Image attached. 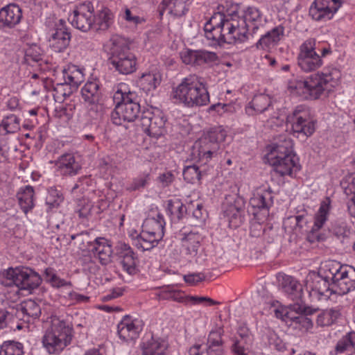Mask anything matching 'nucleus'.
Here are the masks:
<instances>
[{"label":"nucleus","instance_id":"13d9d810","mask_svg":"<svg viewBox=\"0 0 355 355\" xmlns=\"http://www.w3.org/2000/svg\"><path fill=\"white\" fill-rule=\"evenodd\" d=\"M87 104V113L92 119H96L101 114V105L99 101L92 102V101H85Z\"/></svg>","mask_w":355,"mask_h":355},{"label":"nucleus","instance_id":"4c0bfd02","mask_svg":"<svg viewBox=\"0 0 355 355\" xmlns=\"http://www.w3.org/2000/svg\"><path fill=\"white\" fill-rule=\"evenodd\" d=\"M82 97L84 101L92 102L100 101L101 92L99 83L97 80H89L81 89Z\"/></svg>","mask_w":355,"mask_h":355},{"label":"nucleus","instance_id":"7c9ffc66","mask_svg":"<svg viewBox=\"0 0 355 355\" xmlns=\"http://www.w3.org/2000/svg\"><path fill=\"white\" fill-rule=\"evenodd\" d=\"M273 196L270 187L259 188L250 200V204L258 209H268L272 205Z\"/></svg>","mask_w":355,"mask_h":355},{"label":"nucleus","instance_id":"2eb2a0df","mask_svg":"<svg viewBox=\"0 0 355 355\" xmlns=\"http://www.w3.org/2000/svg\"><path fill=\"white\" fill-rule=\"evenodd\" d=\"M344 0H315L309 8V15L315 21L331 19Z\"/></svg>","mask_w":355,"mask_h":355},{"label":"nucleus","instance_id":"a878e982","mask_svg":"<svg viewBox=\"0 0 355 355\" xmlns=\"http://www.w3.org/2000/svg\"><path fill=\"white\" fill-rule=\"evenodd\" d=\"M181 239L182 248L183 252L191 258L195 257L200 247V243L202 240V236L198 232H190L187 234L184 233Z\"/></svg>","mask_w":355,"mask_h":355},{"label":"nucleus","instance_id":"0e129e2a","mask_svg":"<svg viewBox=\"0 0 355 355\" xmlns=\"http://www.w3.org/2000/svg\"><path fill=\"white\" fill-rule=\"evenodd\" d=\"M202 205L198 204L196 208L193 211L192 216L195 221L193 223L196 225L197 223H202L205 220L206 214L202 211Z\"/></svg>","mask_w":355,"mask_h":355},{"label":"nucleus","instance_id":"a19ab883","mask_svg":"<svg viewBox=\"0 0 355 355\" xmlns=\"http://www.w3.org/2000/svg\"><path fill=\"white\" fill-rule=\"evenodd\" d=\"M167 344L164 340L152 338L144 344L143 355H165Z\"/></svg>","mask_w":355,"mask_h":355},{"label":"nucleus","instance_id":"bf43d9fd","mask_svg":"<svg viewBox=\"0 0 355 355\" xmlns=\"http://www.w3.org/2000/svg\"><path fill=\"white\" fill-rule=\"evenodd\" d=\"M329 232H331L338 239H342L346 236L347 228L344 223L336 222L331 224Z\"/></svg>","mask_w":355,"mask_h":355},{"label":"nucleus","instance_id":"2f4dec72","mask_svg":"<svg viewBox=\"0 0 355 355\" xmlns=\"http://www.w3.org/2000/svg\"><path fill=\"white\" fill-rule=\"evenodd\" d=\"M165 221L164 217L160 214H157L156 217L147 218L143 225L142 229L157 237L162 239L164 234Z\"/></svg>","mask_w":355,"mask_h":355},{"label":"nucleus","instance_id":"f03ea898","mask_svg":"<svg viewBox=\"0 0 355 355\" xmlns=\"http://www.w3.org/2000/svg\"><path fill=\"white\" fill-rule=\"evenodd\" d=\"M173 97L189 108L206 105L209 94L205 79L196 74L189 75L173 89Z\"/></svg>","mask_w":355,"mask_h":355},{"label":"nucleus","instance_id":"f704fd0d","mask_svg":"<svg viewBox=\"0 0 355 355\" xmlns=\"http://www.w3.org/2000/svg\"><path fill=\"white\" fill-rule=\"evenodd\" d=\"M162 239L155 237L150 232H146L142 229L139 234H137L134 239L135 246L143 251L149 250L155 247Z\"/></svg>","mask_w":355,"mask_h":355},{"label":"nucleus","instance_id":"774afa93","mask_svg":"<svg viewBox=\"0 0 355 355\" xmlns=\"http://www.w3.org/2000/svg\"><path fill=\"white\" fill-rule=\"evenodd\" d=\"M349 347H351V346L348 340H347L346 336H345L338 342L336 346V351L337 352L342 353L348 350Z\"/></svg>","mask_w":355,"mask_h":355},{"label":"nucleus","instance_id":"ddd939ff","mask_svg":"<svg viewBox=\"0 0 355 355\" xmlns=\"http://www.w3.org/2000/svg\"><path fill=\"white\" fill-rule=\"evenodd\" d=\"M94 8L93 4L86 1L76 7L73 13L69 17V20L75 28L83 31L92 28L94 23Z\"/></svg>","mask_w":355,"mask_h":355},{"label":"nucleus","instance_id":"69168bd1","mask_svg":"<svg viewBox=\"0 0 355 355\" xmlns=\"http://www.w3.org/2000/svg\"><path fill=\"white\" fill-rule=\"evenodd\" d=\"M159 181L163 187H167L171 184L174 180V175L171 171L162 173L158 177Z\"/></svg>","mask_w":355,"mask_h":355},{"label":"nucleus","instance_id":"4d7b16f0","mask_svg":"<svg viewBox=\"0 0 355 355\" xmlns=\"http://www.w3.org/2000/svg\"><path fill=\"white\" fill-rule=\"evenodd\" d=\"M215 111L218 114H223L225 112H233L234 111V107L230 103H218L211 105L209 109V112Z\"/></svg>","mask_w":355,"mask_h":355},{"label":"nucleus","instance_id":"de8ad7c7","mask_svg":"<svg viewBox=\"0 0 355 355\" xmlns=\"http://www.w3.org/2000/svg\"><path fill=\"white\" fill-rule=\"evenodd\" d=\"M6 134L13 133L19 129V119L15 114H10L4 117L0 124Z\"/></svg>","mask_w":355,"mask_h":355},{"label":"nucleus","instance_id":"79ce46f5","mask_svg":"<svg viewBox=\"0 0 355 355\" xmlns=\"http://www.w3.org/2000/svg\"><path fill=\"white\" fill-rule=\"evenodd\" d=\"M24 315V320L29 322V318L37 319L41 314V308L39 304L32 300H28L20 304L19 310Z\"/></svg>","mask_w":355,"mask_h":355},{"label":"nucleus","instance_id":"5701e85b","mask_svg":"<svg viewBox=\"0 0 355 355\" xmlns=\"http://www.w3.org/2000/svg\"><path fill=\"white\" fill-rule=\"evenodd\" d=\"M278 281L282 291L297 304L302 301L303 295L302 285L293 277L286 275L278 276Z\"/></svg>","mask_w":355,"mask_h":355},{"label":"nucleus","instance_id":"393cba45","mask_svg":"<svg viewBox=\"0 0 355 355\" xmlns=\"http://www.w3.org/2000/svg\"><path fill=\"white\" fill-rule=\"evenodd\" d=\"M222 13H215L210 19L205 24V35L207 40L216 42L218 44L224 43L220 21H221Z\"/></svg>","mask_w":355,"mask_h":355},{"label":"nucleus","instance_id":"e433bc0d","mask_svg":"<svg viewBox=\"0 0 355 355\" xmlns=\"http://www.w3.org/2000/svg\"><path fill=\"white\" fill-rule=\"evenodd\" d=\"M166 211L171 216V220L176 222L184 218L187 209L179 198H173L166 201Z\"/></svg>","mask_w":355,"mask_h":355},{"label":"nucleus","instance_id":"39448f33","mask_svg":"<svg viewBox=\"0 0 355 355\" xmlns=\"http://www.w3.org/2000/svg\"><path fill=\"white\" fill-rule=\"evenodd\" d=\"M225 132L223 130H211L204 134L195 141L191 150V159L206 164L213 157L220 153V143L225 139Z\"/></svg>","mask_w":355,"mask_h":355},{"label":"nucleus","instance_id":"09e8293b","mask_svg":"<svg viewBox=\"0 0 355 355\" xmlns=\"http://www.w3.org/2000/svg\"><path fill=\"white\" fill-rule=\"evenodd\" d=\"M158 297L159 300H171L178 302H184L185 298L180 291L171 289L169 286L164 288Z\"/></svg>","mask_w":355,"mask_h":355},{"label":"nucleus","instance_id":"0eeeda50","mask_svg":"<svg viewBox=\"0 0 355 355\" xmlns=\"http://www.w3.org/2000/svg\"><path fill=\"white\" fill-rule=\"evenodd\" d=\"M132 94H123L118 90L113 96L116 103L114 110L111 114L112 122L116 125H121L123 121H134L140 112V105L132 100Z\"/></svg>","mask_w":355,"mask_h":355},{"label":"nucleus","instance_id":"6e6d98bb","mask_svg":"<svg viewBox=\"0 0 355 355\" xmlns=\"http://www.w3.org/2000/svg\"><path fill=\"white\" fill-rule=\"evenodd\" d=\"M116 252L119 261L126 258L128 256L130 257L135 254L130 246L125 243H118L117 246L116 247Z\"/></svg>","mask_w":355,"mask_h":355},{"label":"nucleus","instance_id":"cd10ccee","mask_svg":"<svg viewBox=\"0 0 355 355\" xmlns=\"http://www.w3.org/2000/svg\"><path fill=\"white\" fill-rule=\"evenodd\" d=\"M92 252L102 265H107L111 261L112 249L104 238H97L94 240Z\"/></svg>","mask_w":355,"mask_h":355},{"label":"nucleus","instance_id":"4be33fe9","mask_svg":"<svg viewBox=\"0 0 355 355\" xmlns=\"http://www.w3.org/2000/svg\"><path fill=\"white\" fill-rule=\"evenodd\" d=\"M22 19V10L16 3H10L0 10V28H12Z\"/></svg>","mask_w":355,"mask_h":355},{"label":"nucleus","instance_id":"c9c22d12","mask_svg":"<svg viewBox=\"0 0 355 355\" xmlns=\"http://www.w3.org/2000/svg\"><path fill=\"white\" fill-rule=\"evenodd\" d=\"M343 265L336 261H327L319 268L318 275L334 284L338 279L337 274L340 272Z\"/></svg>","mask_w":355,"mask_h":355},{"label":"nucleus","instance_id":"338daca9","mask_svg":"<svg viewBox=\"0 0 355 355\" xmlns=\"http://www.w3.org/2000/svg\"><path fill=\"white\" fill-rule=\"evenodd\" d=\"M82 207L78 209V214L80 218H87L91 213L92 205L90 202L85 201L80 205Z\"/></svg>","mask_w":355,"mask_h":355},{"label":"nucleus","instance_id":"7ed1b4c3","mask_svg":"<svg viewBox=\"0 0 355 355\" xmlns=\"http://www.w3.org/2000/svg\"><path fill=\"white\" fill-rule=\"evenodd\" d=\"M293 146L291 139L280 136L279 141L269 147L267 159L281 176L291 175L293 171L300 170L297 159L293 152Z\"/></svg>","mask_w":355,"mask_h":355},{"label":"nucleus","instance_id":"f257e3e1","mask_svg":"<svg viewBox=\"0 0 355 355\" xmlns=\"http://www.w3.org/2000/svg\"><path fill=\"white\" fill-rule=\"evenodd\" d=\"M341 76L338 69L329 67L320 73L297 80L291 87L302 98L315 100L333 92L339 85Z\"/></svg>","mask_w":355,"mask_h":355},{"label":"nucleus","instance_id":"c756f323","mask_svg":"<svg viewBox=\"0 0 355 355\" xmlns=\"http://www.w3.org/2000/svg\"><path fill=\"white\" fill-rule=\"evenodd\" d=\"M284 35V28L281 26L275 27L264 34L257 42V47L261 49H270L276 46Z\"/></svg>","mask_w":355,"mask_h":355},{"label":"nucleus","instance_id":"5fc2aeb1","mask_svg":"<svg viewBox=\"0 0 355 355\" xmlns=\"http://www.w3.org/2000/svg\"><path fill=\"white\" fill-rule=\"evenodd\" d=\"M136 257L135 254H133L130 257H127L126 258L119 261L120 263L122 266V268L124 271H125L129 275H134L136 273Z\"/></svg>","mask_w":355,"mask_h":355},{"label":"nucleus","instance_id":"412c9836","mask_svg":"<svg viewBox=\"0 0 355 355\" xmlns=\"http://www.w3.org/2000/svg\"><path fill=\"white\" fill-rule=\"evenodd\" d=\"M329 199L322 202L318 211L314 216V223L309 235L311 241L317 240L318 241H323L325 239L324 234L318 233L319 230L322 229L328 219L329 213Z\"/></svg>","mask_w":355,"mask_h":355},{"label":"nucleus","instance_id":"f3484780","mask_svg":"<svg viewBox=\"0 0 355 355\" xmlns=\"http://www.w3.org/2000/svg\"><path fill=\"white\" fill-rule=\"evenodd\" d=\"M338 279L334 284L335 294L343 295L355 288V268L349 265H343L337 274Z\"/></svg>","mask_w":355,"mask_h":355},{"label":"nucleus","instance_id":"473e14b6","mask_svg":"<svg viewBox=\"0 0 355 355\" xmlns=\"http://www.w3.org/2000/svg\"><path fill=\"white\" fill-rule=\"evenodd\" d=\"M34 196L33 188L30 185L21 187L17 192L19 205L25 214L34 207Z\"/></svg>","mask_w":355,"mask_h":355},{"label":"nucleus","instance_id":"bb28decb","mask_svg":"<svg viewBox=\"0 0 355 355\" xmlns=\"http://www.w3.org/2000/svg\"><path fill=\"white\" fill-rule=\"evenodd\" d=\"M55 165L58 170L64 175H75L81 168L80 164L71 153L61 155L56 161Z\"/></svg>","mask_w":355,"mask_h":355},{"label":"nucleus","instance_id":"b1692460","mask_svg":"<svg viewBox=\"0 0 355 355\" xmlns=\"http://www.w3.org/2000/svg\"><path fill=\"white\" fill-rule=\"evenodd\" d=\"M237 21L243 20L244 21L245 35L248 36L250 28H252V33L254 34L259 28V25L261 21V15L259 10L254 7H248L242 15L234 13Z\"/></svg>","mask_w":355,"mask_h":355},{"label":"nucleus","instance_id":"8fccbe9b","mask_svg":"<svg viewBox=\"0 0 355 355\" xmlns=\"http://www.w3.org/2000/svg\"><path fill=\"white\" fill-rule=\"evenodd\" d=\"M293 310L296 311L299 314L297 316L291 318V320L295 321L297 323L302 324L303 327L306 329L311 328L313 326L312 321L310 318L302 314L304 312L305 309L300 304L293 305Z\"/></svg>","mask_w":355,"mask_h":355},{"label":"nucleus","instance_id":"20e7f679","mask_svg":"<svg viewBox=\"0 0 355 355\" xmlns=\"http://www.w3.org/2000/svg\"><path fill=\"white\" fill-rule=\"evenodd\" d=\"M47 323L49 327L43 336V345L49 354H58L71 343L72 329L64 319L57 315L49 318Z\"/></svg>","mask_w":355,"mask_h":355},{"label":"nucleus","instance_id":"3c124183","mask_svg":"<svg viewBox=\"0 0 355 355\" xmlns=\"http://www.w3.org/2000/svg\"><path fill=\"white\" fill-rule=\"evenodd\" d=\"M150 180L148 173H144L132 180L127 187V190L133 191L144 189Z\"/></svg>","mask_w":355,"mask_h":355},{"label":"nucleus","instance_id":"680f3d73","mask_svg":"<svg viewBox=\"0 0 355 355\" xmlns=\"http://www.w3.org/2000/svg\"><path fill=\"white\" fill-rule=\"evenodd\" d=\"M185 302H191L193 304H199L205 302H208L209 306L220 304L217 301H214L211 298L207 297H198V296H186L184 298Z\"/></svg>","mask_w":355,"mask_h":355},{"label":"nucleus","instance_id":"e2e57ef3","mask_svg":"<svg viewBox=\"0 0 355 355\" xmlns=\"http://www.w3.org/2000/svg\"><path fill=\"white\" fill-rule=\"evenodd\" d=\"M205 279V275L202 272L188 274L184 276V281L191 285H195Z\"/></svg>","mask_w":355,"mask_h":355},{"label":"nucleus","instance_id":"c03bdc74","mask_svg":"<svg viewBox=\"0 0 355 355\" xmlns=\"http://www.w3.org/2000/svg\"><path fill=\"white\" fill-rule=\"evenodd\" d=\"M24 346L17 341H5L0 347V355H23Z\"/></svg>","mask_w":355,"mask_h":355},{"label":"nucleus","instance_id":"4468645a","mask_svg":"<svg viewBox=\"0 0 355 355\" xmlns=\"http://www.w3.org/2000/svg\"><path fill=\"white\" fill-rule=\"evenodd\" d=\"M166 119L163 113L156 110L154 112H144L140 119V125L150 136L159 137L166 132Z\"/></svg>","mask_w":355,"mask_h":355},{"label":"nucleus","instance_id":"423d86ee","mask_svg":"<svg viewBox=\"0 0 355 355\" xmlns=\"http://www.w3.org/2000/svg\"><path fill=\"white\" fill-rule=\"evenodd\" d=\"M109 61L112 67L119 73L130 74L136 70V58L130 52L125 40L119 37H112L110 40Z\"/></svg>","mask_w":355,"mask_h":355},{"label":"nucleus","instance_id":"603ef678","mask_svg":"<svg viewBox=\"0 0 355 355\" xmlns=\"http://www.w3.org/2000/svg\"><path fill=\"white\" fill-rule=\"evenodd\" d=\"M42 59L41 49L37 45L29 46L25 51V60L31 64L32 62H38Z\"/></svg>","mask_w":355,"mask_h":355},{"label":"nucleus","instance_id":"dca6fc26","mask_svg":"<svg viewBox=\"0 0 355 355\" xmlns=\"http://www.w3.org/2000/svg\"><path fill=\"white\" fill-rule=\"evenodd\" d=\"M306 286L310 296L318 300H327L332 294H335V291H333L334 284L316 274L307 277Z\"/></svg>","mask_w":355,"mask_h":355},{"label":"nucleus","instance_id":"c85d7f7f","mask_svg":"<svg viewBox=\"0 0 355 355\" xmlns=\"http://www.w3.org/2000/svg\"><path fill=\"white\" fill-rule=\"evenodd\" d=\"M271 106L270 97L265 94L255 95L245 107V112L249 116L261 114L268 110Z\"/></svg>","mask_w":355,"mask_h":355},{"label":"nucleus","instance_id":"aec40b11","mask_svg":"<svg viewBox=\"0 0 355 355\" xmlns=\"http://www.w3.org/2000/svg\"><path fill=\"white\" fill-rule=\"evenodd\" d=\"M181 59L186 64L200 66L216 61L218 56L216 53L205 50L188 49L182 53Z\"/></svg>","mask_w":355,"mask_h":355},{"label":"nucleus","instance_id":"a211bd4d","mask_svg":"<svg viewBox=\"0 0 355 355\" xmlns=\"http://www.w3.org/2000/svg\"><path fill=\"white\" fill-rule=\"evenodd\" d=\"M143 328L142 320L125 315L117 325L119 338L124 341L136 339Z\"/></svg>","mask_w":355,"mask_h":355},{"label":"nucleus","instance_id":"6ab92c4d","mask_svg":"<svg viewBox=\"0 0 355 355\" xmlns=\"http://www.w3.org/2000/svg\"><path fill=\"white\" fill-rule=\"evenodd\" d=\"M70 41L71 33L66 27L65 22L60 19L49 37V46L55 53L63 52L69 46Z\"/></svg>","mask_w":355,"mask_h":355},{"label":"nucleus","instance_id":"58836bf2","mask_svg":"<svg viewBox=\"0 0 355 355\" xmlns=\"http://www.w3.org/2000/svg\"><path fill=\"white\" fill-rule=\"evenodd\" d=\"M242 209L236 203L224 204V214L228 218L230 226L236 227L242 223Z\"/></svg>","mask_w":355,"mask_h":355},{"label":"nucleus","instance_id":"72a5a7b5","mask_svg":"<svg viewBox=\"0 0 355 355\" xmlns=\"http://www.w3.org/2000/svg\"><path fill=\"white\" fill-rule=\"evenodd\" d=\"M162 80L161 74L158 71L144 73L138 80V85L145 92L154 90L159 85Z\"/></svg>","mask_w":355,"mask_h":355},{"label":"nucleus","instance_id":"6e6552de","mask_svg":"<svg viewBox=\"0 0 355 355\" xmlns=\"http://www.w3.org/2000/svg\"><path fill=\"white\" fill-rule=\"evenodd\" d=\"M6 282L2 284L11 286L15 285L20 290L30 292L37 288L41 284L42 279L38 273L29 268H9L5 272Z\"/></svg>","mask_w":355,"mask_h":355},{"label":"nucleus","instance_id":"a18cd8bd","mask_svg":"<svg viewBox=\"0 0 355 355\" xmlns=\"http://www.w3.org/2000/svg\"><path fill=\"white\" fill-rule=\"evenodd\" d=\"M203 175L202 171L196 164L187 166L183 170V177L189 183H194L199 181Z\"/></svg>","mask_w":355,"mask_h":355},{"label":"nucleus","instance_id":"9b49d317","mask_svg":"<svg viewBox=\"0 0 355 355\" xmlns=\"http://www.w3.org/2000/svg\"><path fill=\"white\" fill-rule=\"evenodd\" d=\"M64 83L53 86V96L56 102L64 101L71 93V87H77L83 81V73L76 66L69 67L63 70Z\"/></svg>","mask_w":355,"mask_h":355},{"label":"nucleus","instance_id":"9d476101","mask_svg":"<svg viewBox=\"0 0 355 355\" xmlns=\"http://www.w3.org/2000/svg\"><path fill=\"white\" fill-rule=\"evenodd\" d=\"M315 40L309 38L300 46L297 57V65L304 72L316 71L323 64L320 55L315 51Z\"/></svg>","mask_w":355,"mask_h":355},{"label":"nucleus","instance_id":"864d4df0","mask_svg":"<svg viewBox=\"0 0 355 355\" xmlns=\"http://www.w3.org/2000/svg\"><path fill=\"white\" fill-rule=\"evenodd\" d=\"M223 329L220 328L216 329L210 331L207 339V348H221Z\"/></svg>","mask_w":355,"mask_h":355},{"label":"nucleus","instance_id":"ea45409f","mask_svg":"<svg viewBox=\"0 0 355 355\" xmlns=\"http://www.w3.org/2000/svg\"><path fill=\"white\" fill-rule=\"evenodd\" d=\"M113 22V15L108 8L102 9L97 15L94 16V23L92 28L98 31H105L111 26Z\"/></svg>","mask_w":355,"mask_h":355},{"label":"nucleus","instance_id":"052dcab7","mask_svg":"<svg viewBox=\"0 0 355 355\" xmlns=\"http://www.w3.org/2000/svg\"><path fill=\"white\" fill-rule=\"evenodd\" d=\"M123 18L129 24L137 26L143 23L145 20L144 18L134 14L129 8H125Z\"/></svg>","mask_w":355,"mask_h":355},{"label":"nucleus","instance_id":"49530a36","mask_svg":"<svg viewBox=\"0 0 355 355\" xmlns=\"http://www.w3.org/2000/svg\"><path fill=\"white\" fill-rule=\"evenodd\" d=\"M189 0H169L168 8L170 13L176 17L184 15L188 10Z\"/></svg>","mask_w":355,"mask_h":355},{"label":"nucleus","instance_id":"f8f14e48","mask_svg":"<svg viewBox=\"0 0 355 355\" xmlns=\"http://www.w3.org/2000/svg\"><path fill=\"white\" fill-rule=\"evenodd\" d=\"M220 25L222 34L224 35L223 42H243L248 39V36L245 35L244 21H237L234 14L225 16L222 13Z\"/></svg>","mask_w":355,"mask_h":355},{"label":"nucleus","instance_id":"37998d69","mask_svg":"<svg viewBox=\"0 0 355 355\" xmlns=\"http://www.w3.org/2000/svg\"><path fill=\"white\" fill-rule=\"evenodd\" d=\"M340 315V310L338 309H326L318 314L316 322L320 327L330 326L338 319Z\"/></svg>","mask_w":355,"mask_h":355},{"label":"nucleus","instance_id":"1a4fd4ad","mask_svg":"<svg viewBox=\"0 0 355 355\" xmlns=\"http://www.w3.org/2000/svg\"><path fill=\"white\" fill-rule=\"evenodd\" d=\"M294 133L309 137L315 130L316 120L309 108L299 105L286 117Z\"/></svg>","mask_w":355,"mask_h":355}]
</instances>
